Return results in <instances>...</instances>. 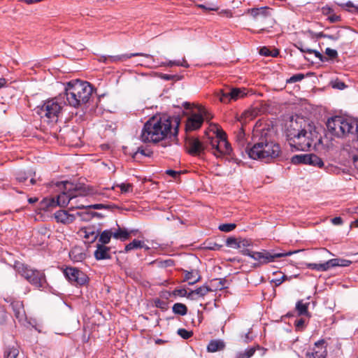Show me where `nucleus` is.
Returning <instances> with one entry per match:
<instances>
[{
    "label": "nucleus",
    "mask_w": 358,
    "mask_h": 358,
    "mask_svg": "<svg viewBox=\"0 0 358 358\" xmlns=\"http://www.w3.org/2000/svg\"><path fill=\"white\" fill-rule=\"evenodd\" d=\"M144 245L143 242L134 239L132 242L125 246V251L129 252L134 249L142 248Z\"/></svg>",
    "instance_id": "36"
},
{
    "label": "nucleus",
    "mask_w": 358,
    "mask_h": 358,
    "mask_svg": "<svg viewBox=\"0 0 358 358\" xmlns=\"http://www.w3.org/2000/svg\"><path fill=\"white\" fill-rule=\"evenodd\" d=\"M81 236L88 242L94 243L99 235V230L94 227H85L80 230Z\"/></svg>",
    "instance_id": "16"
},
{
    "label": "nucleus",
    "mask_w": 358,
    "mask_h": 358,
    "mask_svg": "<svg viewBox=\"0 0 358 358\" xmlns=\"http://www.w3.org/2000/svg\"><path fill=\"white\" fill-rule=\"evenodd\" d=\"M166 173L168 174L169 176L173 177V178H176L179 175H180V172H178V171H173V170H167L166 171Z\"/></svg>",
    "instance_id": "61"
},
{
    "label": "nucleus",
    "mask_w": 358,
    "mask_h": 358,
    "mask_svg": "<svg viewBox=\"0 0 358 358\" xmlns=\"http://www.w3.org/2000/svg\"><path fill=\"white\" fill-rule=\"evenodd\" d=\"M300 250L289 251L287 252H272L266 250L255 252L252 254V259L260 264H266L275 262V259L290 256L299 252Z\"/></svg>",
    "instance_id": "10"
},
{
    "label": "nucleus",
    "mask_w": 358,
    "mask_h": 358,
    "mask_svg": "<svg viewBox=\"0 0 358 358\" xmlns=\"http://www.w3.org/2000/svg\"><path fill=\"white\" fill-rule=\"evenodd\" d=\"M138 154H141L144 156H150V152H147L145 150L142 148H138V150L134 153V157L136 158Z\"/></svg>",
    "instance_id": "57"
},
{
    "label": "nucleus",
    "mask_w": 358,
    "mask_h": 358,
    "mask_svg": "<svg viewBox=\"0 0 358 358\" xmlns=\"http://www.w3.org/2000/svg\"><path fill=\"white\" fill-rule=\"evenodd\" d=\"M291 162L294 164H304L320 168L324 166L322 160L314 154L296 155L292 157Z\"/></svg>",
    "instance_id": "12"
},
{
    "label": "nucleus",
    "mask_w": 358,
    "mask_h": 358,
    "mask_svg": "<svg viewBox=\"0 0 358 358\" xmlns=\"http://www.w3.org/2000/svg\"><path fill=\"white\" fill-rule=\"evenodd\" d=\"M239 240L233 237L228 238L226 241V244L227 246L233 248H237L238 245Z\"/></svg>",
    "instance_id": "43"
},
{
    "label": "nucleus",
    "mask_w": 358,
    "mask_h": 358,
    "mask_svg": "<svg viewBox=\"0 0 358 358\" xmlns=\"http://www.w3.org/2000/svg\"><path fill=\"white\" fill-rule=\"evenodd\" d=\"M225 344L221 340H212L207 346V350L210 352H215L224 348Z\"/></svg>",
    "instance_id": "29"
},
{
    "label": "nucleus",
    "mask_w": 358,
    "mask_h": 358,
    "mask_svg": "<svg viewBox=\"0 0 358 358\" xmlns=\"http://www.w3.org/2000/svg\"><path fill=\"white\" fill-rule=\"evenodd\" d=\"M296 48H298L302 52H312V49L306 47L302 42H298L294 45Z\"/></svg>",
    "instance_id": "47"
},
{
    "label": "nucleus",
    "mask_w": 358,
    "mask_h": 358,
    "mask_svg": "<svg viewBox=\"0 0 358 358\" xmlns=\"http://www.w3.org/2000/svg\"><path fill=\"white\" fill-rule=\"evenodd\" d=\"M55 218L58 222L69 224L71 223L75 220V215L69 214L66 210H59L55 213Z\"/></svg>",
    "instance_id": "24"
},
{
    "label": "nucleus",
    "mask_w": 358,
    "mask_h": 358,
    "mask_svg": "<svg viewBox=\"0 0 358 358\" xmlns=\"http://www.w3.org/2000/svg\"><path fill=\"white\" fill-rule=\"evenodd\" d=\"M245 134L244 130L242 128L239 129L238 130V131L236 132V141L241 145H245Z\"/></svg>",
    "instance_id": "39"
},
{
    "label": "nucleus",
    "mask_w": 358,
    "mask_h": 358,
    "mask_svg": "<svg viewBox=\"0 0 358 358\" xmlns=\"http://www.w3.org/2000/svg\"><path fill=\"white\" fill-rule=\"evenodd\" d=\"M236 225L234 223L222 224L218 227V229L224 232H229L236 228Z\"/></svg>",
    "instance_id": "41"
},
{
    "label": "nucleus",
    "mask_w": 358,
    "mask_h": 358,
    "mask_svg": "<svg viewBox=\"0 0 358 358\" xmlns=\"http://www.w3.org/2000/svg\"><path fill=\"white\" fill-rule=\"evenodd\" d=\"M252 245L250 240L248 239H239L238 249L247 248Z\"/></svg>",
    "instance_id": "45"
},
{
    "label": "nucleus",
    "mask_w": 358,
    "mask_h": 358,
    "mask_svg": "<svg viewBox=\"0 0 358 358\" xmlns=\"http://www.w3.org/2000/svg\"><path fill=\"white\" fill-rule=\"evenodd\" d=\"M213 290L207 286H201L195 290L191 291L187 295V298L192 300L196 299L195 296H204L209 292Z\"/></svg>",
    "instance_id": "27"
},
{
    "label": "nucleus",
    "mask_w": 358,
    "mask_h": 358,
    "mask_svg": "<svg viewBox=\"0 0 358 358\" xmlns=\"http://www.w3.org/2000/svg\"><path fill=\"white\" fill-rule=\"evenodd\" d=\"M325 54L330 58V59H335L338 57V52L336 50L331 49L329 48H327L325 50Z\"/></svg>",
    "instance_id": "48"
},
{
    "label": "nucleus",
    "mask_w": 358,
    "mask_h": 358,
    "mask_svg": "<svg viewBox=\"0 0 358 358\" xmlns=\"http://www.w3.org/2000/svg\"><path fill=\"white\" fill-rule=\"evenodd\" d=\"M199 114H191L186 122L185 129L187 131H194L199 129L203 122V115H206L205 108H200Z\"/></svg>",
    "instance_id": "14"
},
{
    "label": "nucleus",
    "mask_w": 358,
    "mask_h": 358,
    "mask_svg": "<svg viewBox=\"0 0 358 358\" xmlns=\"http://www.w3.org/2000/svg\"><path fill=\"white\" fill-rule=\"evenodd\" d=\"M178 334L182 338H185V339H187L189 338H190L193 333L192 331H187L185 329H179L178 330Z\"/></svg>",
    "instance_id": "44"
},
{
    "label": "nucleus",
    "mask_w": 358,
    "mask_h": 358,
    "mask_svg": "<svg viewBox=\"0 0 358 358\" xmlns=\"http://www.w3.org/2000/svg\"><path fill=\"white\" fill-rule=\"evenodd\" d=\"M293 129L289 131L290 145L298 150L306 151L315 143L318 139V134L310 124L302 129H296L294 123L291 124Z\"/></svg>",
    "instance_id": "4"
},
{
    "label": "nucleus",
    "mask_w": 358,
    "mask_h": 358,
    "mask_svg": "<svg viewBox=\"0 0 358 358\" xmlns=\"http://www.w3.org/2000/svg\"><path fill=\"white\" fill-rule=\"evenodd\" d=\"M241 252L243 255L249 256L251 258H252V254H255V251H251V250H250L248 248H243V249H241Z\"/></svg>",
    "instance_id": "60"
},
{
    "label": "nucleus",
    "mask_w": 358,
    "mask_h": 358,
    "mask_svg": "<svg viewBox=\"0 0 358 358\" xmlns=\"http://www.w3.org/2000/svg\"><path fill=\"white\" fill-rule=\"evenodd\" d=\"M173 295L179 296H187L189 294L185 289H176L173 292Z\"/></svg>",
    "instance_id": "49"
},
{
    "label": "nucleus",
    "mask_w": 358,
    "mask_h": 358,
    "mask_svg": "<svg viewBox=\"0 0 358 358\" xmlns=\"http://www.w3.org/2000/svg\"><path fill=\"white\" fill-rule=\"evenodd\" d=\"M35 176L36 173L33 171H29L27 173L20 172L17 173L16 179L19 182H24L28 178H31L29 184L33 185L36 183V180L34 178ZM27 186H29V185H27Z\"/></svg>",
    "instance_id": "26"
},
{
    "label": "nucleus",
    "mask_w": 358,
    "mask_h": 358,
    "mask_svg": "<svg viewBox=\"0 0 358 358\" xmlns=\"http://www.w3.org/2000/svg\"><path fill=\"white\" fill-rule=\"evenodd\" d=\"M212 130L215 136L209 138L208 143L211 146L213 154L217 157L230 155L232 150L230 144L227 141L226 133L217 125H214Z\"/></svg>",
    "instance_id": "7"
},
{
    "label": "nucleus",
    "mask_w": 358,
    "mask_h": 358,
    "mask_svg": "<svg viewBox=\"0 0 358 358\" xmlns=\"http://www.w3.org/2000/svg\"><path fill=\"white\" fill-rule=\"evenodd\" d=\"M322 12L324 15H328L329 17L332 13H334V10L329 6H324L322 8Z\"/></svg>",
    "instance_id": "56"
},
{
    "label": "nucleus",
    "mask_w": 358,
    "mask_h": 358,
    "mask_svg": "<svg viewBox=\"0 0 358 358\" xmlns=\"http://www.w3.org/2000/svg\"><path fill=\"white\" fill-rule=\"evenodd\" d=\"M328 131L336 137H344L357 130V124L341 116H335L327 122Z\"/></svg>",
    "instance_id": "6"
},
{
    "label": "nucleus",
    "mask_w": 358,
    "mask_h": 358,
    "mask_svg": "<svg viewBox=\"0 0 358 358\" xmlns=\"http://www.w3.org/2000/svg\"><path fill=\"white\" fill-rule=\"evenodd\" d=\"M131 231H129L125 228H121L118 227L117 229H112V237L120 240L121 241H125L130 238Z\"/></svg>",
    "instance_id": "21"
},
{
    "label": "nucleus",
    "mask_w": 358,
    "mask_h": 358,
    "mask_svg": "<svg viewBox=\"0 0 358 358\" xmlns=\"http://www.w3.org/2000/svg\"><path fill=\"white\" fill-rule=\"evenodd\" d=\"M331 222L335 225H340L343 223V220L340 217H336L331 220Z\"/></svg>",
    "instance_id": "63"
},
{
    "label": "nucleus",
    "mask_w": 358,
    "mask_h": 358,
    "mask_svg": "<svg viewBox=\"0 0 358 358\" xmlns=\"http://www.w3.org/2000/svg\"><path fill=\"white\" fill-rule=\"evenodd\" d=\"M87 207L94 208V209H102V208H108V206H106L104 204H94L92 206H88Z\"/></svg>",
    "instance_id": "62"
},
{
    "label": "nucleus",
    "mask_w": 358,
    "mask_h": 358,
    "mask_svg": "<svg viewBox=\"0 0 358 358\" xmlns=\"http://www.w3.org/2000/svg\"><path fill=\"white\" fill-rule=\"evenodd\" d=\"M338 6L348 12L358 13V5L354 4L350 1L346 3H338Z\"/></svg>",
    "instance_id": "34"
},
{
    "label": "nucleus",
    "mask_w": 358,
    "mask_h": 358,
    "mask_svg": "<svg viewBox=\"0 0 358 358\" xmlns=\"http://www.w3.org/2000/svg\"><path fill=\"white\" fill-rule=\"evenodd\" d=\"M17 271L26 278L31 284L36 287H43L46 283L45 275L43 272L30 268L28 266L20 264L17 266Z\"/></svg>",
    "instance_id": "9"
},
{
    "label": "nucleus",
    "mask_w": 358,
    "mask_h": 358,
    "mask_svg": "<svg viewBox=\"0 0 358 358\" xmlns=\"http://www.w3.org/2000/svg\"><path fill=\"white\" fill-rule=\"evenodd\" d=\"M253 146L247 148L250 158L269 162L279 157L281 152L280 147L271 140L268 129L255 128L253 131Z\"/></svg>",
    "instance_id": "2"
},
{
    "label": "nucleus",
    "mask_w": 358,
    "mask_h": 358,
    "mask_svg": "<svg viewBox=\"0 0 358 358\" xmlns=\"http://www.w3.org/2000/svg\"><path fill=\"white\" fill-rule=\"evenodd\" d=\"M173 312L175 314L180 315H185L187 314V306L180 303H176L173 306Z\"/></svg>",
    "instance_id": "35"
},
{
    "label": "nucleus",
    "mask_w": 358,
    "mask_h": 358,
    "mask_svg": "<svg viewBox=\"0 0 358 358\" xmlns=\"http://www.w3.org/2000/svg\"><path fill=\"white\" fill-rule=\"evenodd\" d=\"M11 306L14 312L15 317L19 321H23L26 319L25 310L22 301H15L11 303Z\"/></svg>",
    "instance_id": "19"
},
{
    "label": "nucleus",
    "mask_w": 358,
    "mask_h": 358,
    "mask_svg": "<svg viewBox=\"0 0 358 358\" xmlns=\"http://www.w3.org/2000/svg\"><path fill=\"white\" fill-rule=\"evenodd\" d=\"M112 229H106L103 231L102 232L99 231V244L102 245H106L110 243V239L112 238Z\"/></svg>",
    "instance_id": "31"
},
{
    "label": "nucleus",
    "mask_w": 358,
    "mask_h": 358,
    "mask_svg": "<svg viewBox=\"0 0 358 358\" xmlns=\"http://www.w3.org/2000/svg\"><path fill=\"white\" fill-rule=\"evenodd\" d=\"M69 257L73 262H80L85 259L86 255L80 248L75 247L70 251Z\"/></svg>",
    "instance_id": "25"
},
{
    "label": "nucleus",
    "mask_w": 358,
    "mask_h": 358,
    "mask_svg": "<svg viewBox=\"0 0 358 358\" xmlns=\"http://www.w3.org/2000/svg\"><path fill=\"white\" fill-rule=\"evenodd\" d=\"M137 56H143L148 59H150L152 62H154V58L151 55L149 54H143V53H131L128 55H117V56H110L109 57V60L111 62H120V61H124L129 58H131L132 57H137Z\"/></svg>",
    "instance_id": "22"
},
{
    "label": "nucleus",
    "mask_w": 358,
    "mask_h": 358,
    "mask_svg": "<svg viewBox=\"0 0 358 358\" xmlns=\"http://www.w3.org/2000/svg\"><path fill=\"white\" fill-rule=\"evenodd\" d=\"M18 355V350L15 348L9 349L5 352L6 358H16Z\"/></svg>",
    "instance_id": "46"
},
{
    "label": "nucleus",
    "mask_w": 358,
    "mask_h": 358,
    "mask_svg": "<svg viewBox=\"0 0 358 358\" xmlns=\"http://www.w3.org/2000/svg\"><path fill=\"white\" fill-rule=\"evenodd\" d=\"M310 54H314L315 56L318 58L320 61L322 62H324V60L327 59L326 57H324L321 53H320L317 50H313L312 49V52H309Z\"/></svg>",
    "instance_id": "55"
},
{
    "label": "nucleus",
    "mask_w": 358,
    "mask_h": 358,
    "mask_svg": "<svg viewBox=\"0 0 358 358\" xmlns=\"http://www.w3.org/2000/svg\"><path fill=\"white\" fill-rule=\"evenodd\" d=\"M345 150L348 152V159L351 162L352 166L358 171V148L348 145Z\"/></svg>",
    "instance_id": "20"
},
{
    "label": "nucleus",
    "mask_w": 358,
    "mask_h": 358,
    "mask_svg": "<svg viewBox=\"0 0 358 358\" xmlns=\"http://www.w3.org/2000/svg\"><path fill=\"white\" fill-rule=\"evenodd\" d=\"M255 352V349L254 348H248L244 352L238 353L236 358H250L254 355Z\"/></svg>",
    "instance_id": "40"
},
{
    "label": "nucleus",
    "mask_w": 358,
    "mask_h": 358,
    "mask_svg": "<svg viewBox=\"0 0 358 358\" xmlns=\"http://www.w3.org/2000/svg\"><path fill=\"white\" fill-rule=\"evenodd\" d=\"M346 211L351 214L358 213V206L348 208Z\"/></svg>",
    "instance_id": "64"
},
{
    "label": "nucleus",
    "mask_w": 358,
    "mask_h": 358,
    "mask_svg": "<svg viewBox=\"0 0 358 358\" xmlns=\"http://www.w3.org/2000/svg\"><path fill=\"white\" fill-rule=\"evenodd\" d=\"M332 87L338 90H343L346 85L343 82L336 80L332 83Z\"/></svg>",
    "instance_id": "52"
},
{
    "label": "nucleus",
    "mask_w": 358,
    "mask_h": 358,
    "mask_svg": "<svg viewBox=\"0 0 358 358\" xmlns=\"http://www.w3.org/2000/svg\"><path fill=\"white\" fill-rule=\"evenodd\" d=\"M295 327L297 331H302L305 327V320L302 318L296 320Z\"/></svg>",
    "instance_id": "50"
},
{
    "label": "nucleus",
    "mask_w": 358,
    "mask_h": 358,
    "mask_svg": "<svg viewBox=\"0 0 358 358\" xmlns=\"http://www.w3.org/2000/svg\"><path fill=\"white\" fill-rule=\"evenodd\" d=\"M116 186L120 188L122 193L131 192L133 190V185L130 183H121Z\"/></svg>",
    "instance_id": "42"
},
{
    "label": "nucleus",
    "mask_w": 358,
    "mask_h": 358,
    "mask_svg": "<svg viewBox=\"0 0 358 358\" xmlns=\"http://www.w3.org/2000/svg\"><path fill=\"white\" fill-rule=\"evenodd\" d=\"M62 183L63 190L62 192L57 196V203H55L54 199H52L50 200H44L43 205L47 207L56 206H66L76 197L85 196L89 194L86 188L81 185H74L68 181Z\"/></svg>",
    "instance_id": "5"
},
{
    "label": "nucleus",
    "mask_w": 358,
    "mask_h": 358,
    "mask_svg": "<svg viewBox=\"0 0 358 358\" xmlns=\"http://www.w3.org/2000/svg\"><path fill=\"white\" fill-rule=\"evenodd\" d=\"M328 263L330 269L336 266H349L352 264V261L345 259L336 258L328 260Z\"/></svg>",
    "instance_id": "28"
},
{
    "label": "nucleus",
    "mask_w": 358,
    "mask_h": 358,
    "mask_svg": "<svg viewBox=\"0 0 358 358\" xmlns=\"http://www.w3.org/2000/svg\"><path fill=\"white\" fill-rule=\"evenodd\" d=\"M204 248L210 250H220L222 248V245L212 241H207L204 243Z\"/></svg>",
    "instance_id": "37"
},
{
    "label": "nucleus",
    "mask_w": 358,
    "mask_h": 358,
    "mask_svg": "<svg viewBox=\"0 0 358 358\" xmlns=\"http://www.w3.org/2000/svg\"><path fill=\"white\" fill-rule=\"evenodd\" d=\"M200 280V275L197 271H186L185 280L188 281L189 285H193Z\"/></svg>",
    "instance_id": "32"
},
{
    "label": "nucleus",
    "mask_w": 358,
    "mask_h": 358,
    "mask_svg": "<svg viewBox=\"0 0 358 358\" xmlns=\"http://www.w3.org/2000/svg\"><path fill=\"white\" fill-rule=\"evenodd\" d=\"M287 277L285 275H283L280 278H277L273 280V282L276 286H279L281 285L285 280H287Z\"/></svg>",
    "instance_id": "59"
},
{
    "label": "nucleus",
    "mask_w": 358,
    "mask_h": 358,
    "mask_svg": "<svg viewBox=\"0 0 358 358\" xmlns=\"http://www.w3.org/2000/svg\"><path fill=\"white\" fill-rule=\"evenodd\" d=\"M259 53L264 56H271V51L266 47H263L262 48H261Z\"/></svg>",
    "instance_id": "58"
},
{
    "label": "nucleus",
    "mask_w": 358,
    "mask_h": 358,
    "mask_svg": "<svg viewBox=\"0 0 358 358\" xmlns=\"http://www.w3.org/2000/svg\"><path fill=\"white\" fill-rule=\"evenodd\" d=\"M248 13L257 21L263 20L271 17L269 8L267 7L252 8L248 10Z\"/></svg>",
    "instance_id": "17"
},
{
    "label": "nucleus",
    "mask_w": 358,
    "mask_h": 358,
    "mask_svg": "<svg viewBox=\"0 0 358 358\" xmlns=\"http://www.w3.org/2000/svg\"><path fill=\"white\" fill-rule=\"evenodd\" d=\"M64 91L62 96H64L66 105L78 108L89 101L93 88L88 82L74 80L66 84Z\"/></svg>",
    "instance_id": "3"
},
{
    "label": "nucleus",
    "mask_w": 358,
    "mask_h": 358,
    "mask_svg": "<svg viewBox=\"0 0 358 358\" xmlns=\"http://www.w3.org/2000/svg\"><path fill=\"white\" fill-rule=\"evenodd\" d=\"M179 124L180 119L177 117H153L145 124L141 139L144 143H157L164 140L169 135L176 136Z\"/></svg>",
    "instance_id": "1"
},
{
    "label": "nucleus",
    "mask_w": 358,
    "mask_h": 358,
    "mask_svg": "<svg viewBox=\"0 0 358 358\" xmlns=\"http://www.w3.org/2000/svg\"><path fill=\"white\" fill-rule=\"evenodd\" d=\"M186 149L191 155L200 156L204 152L205 146L196 138L189 137L186 139Z\"/></svg>",
    "instance_id": "15"
},
{
    "label": "nucleus",
    "mask_w": 358,
    "mask_h": 358,
    "mask_svg": "<svg viewBox=\"0 0 358 358\" xmlns=\"http://www.w3.org/2000/svg\"><path fill=\"white\" fill-rule=\"evenodd\" d=\"M303 78H304V75L303 74L298 73V74H295V75L292 76L289 78V83H295V82L300 81V80H301Z\"/></svg>",
    "instance_id": "51"
},
{
    "label": "nucleus",
    "mask_w": 358,
    "mask_h": 358,
    "mask_svg": "<svg viewBox=\"0 0 358 358\" xmlns=\"http://www.w3.org/2000/svg\"><path fill=\"white\" fill-rule=\"evenodd\" d=\"M246 95L247 90L245 88L236 87L220 90L216 93V96L220 102L224 103H228L231 101H237Z\"/></svg>",
    "instance_id": "11"
},
{
    "label": "nucleus",
    "mask_w": 358,
    "mask_h": 358,
    "mask_svg": "<svg viewBox=\"0 0 358 358\" xmlns=\"http://www.w3.org/2000/svg\"><path fill=\"white\" fill-rule=\"evenodd\" d=\"M71 208H85L87 206H85L83 204L79 203L77 201H71Z\"/></svg>",
    "instance_id": "54"
},
{
    "label": "nucleus",
    "mask_w": 358,
    "mask_h": 358,
    "mask_svg": "<svg viewBox=\"0 0 358 358\" xmlns=\"http://www.w3.org/2000/svg\"><path fill=\"white\" fill-rule=\"evenodd\" d=\"M322 345L323 343H315V347L313 349V352L307 353V358H325V350Z\"/></svg>",
    "instance_id": "23"
},
{
    "label": "nucleus",
    "mask_w": 358,
    "mask_h": 358,
    "mask_svg": "<svg viewBox=\"0 0 358 358\" xmlns=\"http://www.w3.org/2000/svg\"><path fill=\"white\" fill-rule=\"evenodd\" d=\"M308 303H303V301H299L296 304V310L298 312L299 315H306L309 316V313L308 310Z\"/></svg>",
    "instance_id": "33"
},
{
    "label": "nucleus",
    "mask_w": 358,
    "mask_h": 358,
    "mask_svg": "<svg viewBox=\"0 0 358 358\" xmlns=\"http://www.w3.org/2000/svg\"><path fill=\"white\" fill-rule=\"evenodd\" d=\"M181 66L185 68L189 67V64L187 62L183 59L182 62L180 61H169L168 63H162L161 66Z\"/></svg>",
    "instance_id": "38"
},
{
    "label": "nucleus",
    "mask_w": 358,
    "mask_h": 358,
    "mask_svg": "<svg viewBox=\"0 0 358 358\" xmlns=\"http://www.w3.org/2000/svg\"><path fill=\"white\" fill-rule=\"evenodd\" d=\"M65 105L66 103L64 96L60 94L57 97L48 100L41 108L40 114L42 117H46L48 119H55L57 117Z\"/></svg>",
    "instance_id": "8"
},
{
    "label": "nucleus",
    "mask_w": 358,
    "mask_h": 358,
    "mask_svg": "<svg viewBox=\"0 0 358 358\" xmlns=\"http://www.w3.org/2000/svg\"><path fill=\"white\" fill-rule=\"evenodd\" d=\"M305 265L307 268L317 271H327L329 270L328 261L320 264L306 263Z\"/></svg>",
    "instance_id": "30"
},
{
    "label": "nucleus",
    "mask_w": 358,
    "mask_h": 358,
    "mask_svg": "<svg viewBox=\"0 0 358 358\" xmlns=\"http://www.w3.org/2000/svg\"><path fill=\"white\" fill-rule=\"evenodd\" d=\"M64 274L69 281L75 285H85L88 280L83 272L76 268L67 267L64 270Z\"/></svg>",
    "instance_id": "13"
},
{
    "label": "nucleus",
    "mask_w": 358,
    "mask_h": 358,
    "mask_svg": "<svg viewBox=\"0 0 358 358\" xmlns=\"http://www.w3.org/2000/svg\"><path fill=\"white\" fill-rule=\"evenodd\" d=\"M110 248L105 245L98 243L96 250L94 251V257L97 260L110 259Z\"/></svg>",
    "instance_id": "18"
},
{
    "label": "nucleus",
    "mask_w": 358,
    "mask_h": 358,
    "mask_svg": "<svg viewBox=\"0 0 358 358\" xmlns=\"http://www.w3.org/2000/svg\"><path fill=\"white\" fill-rule=\"evenodd\" d=\"M328 20L332 22V23H334V22H340L341 20V17L340 15H338L334 13H332L329 17H328Z\"/></svg>",
    "instance_id": "53"
}]
</instances>
